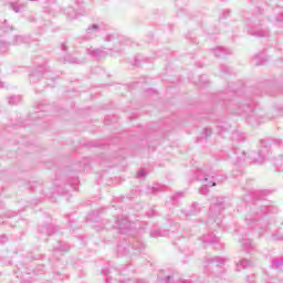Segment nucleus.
Listing matches in <instances>:
<instances>
[{"label": "nucleus", "instance_id": "32", "mask_svg": "<svg viewBox=\"0 0 283 283\" xmlns=\"http://www.w3.org/2000/svg\"><path fill=\"white\" fill-rule=\"evenodd\" d=\"M210 134H211V129L210 128H205L203 129V138H209Z\"/></svg>", "mask_w": 283, "mask_h": 283}, {"label": "nucleus", "instance_id": "2", "mask_svg": "<svg viewBox=\"0 0 283 283\" xmlns=\"http://www.w3.org/2000/svg\"><path fill=\"white\" fill-rule=\"evenodd\" d=\"M197 180H200L203 185L200 189L202 196L209 193V187H216V177L205 174L202 170L197 171Z\"/></svg>", "mask_w": 283, "mask_h": 283}, {"label": "nucleus", "instance_id": "46", "mask_svg": "<svg viewBox=\"0 0 283 283\" xmlns=\"http://www.w3.org/2000/svg\"><path fill=\"white\" fill-rule=\"evenodd\" d=\"M3 87V82H0V88Z\"/></svg>", "mask_w": 283, "mask_h": 283}, {"label": "nucleus", "instance_id": "47", "mask_svg": "<svg viewBox=\"0 0 283 283\" xmlns=\"http://www.w3.org/2000/svg\"><path fill=\"white\" fill-rule=\"evenodd\" d=\"M23 283H30L29 281H24Z\"/></svg>", "mask_w": 283, "mask_h": 283}, {"label": "nucleus", "instance_id": "6", "mask_svg": "<svg viewBox=\"0 0 283 283\" xmlns=\"http://www.w3.org/2000/svg\"><path fill=\"white\" fill-rule=\"evenodd\" d=\"M269 20L271 23H274V25L277 23H283V12L280 9H275L273 14L269 17Z\"/></svg>", "mask_w": 283, "mask_h": 283}, {"label": "nucleus", "instance_id": "10", "mask_svg": "<svg viewBox=\"0 0 283 283\" xmlns=\"http://www.w3.org/2000/svg\"><path fill=\"white\" fill-rule=\"evenodd\" d=\"M88 53L95 59H104V56H107V53L103 49H90Z\"/></svg>", "mask_w": 283, "mask_h": 283}, {"label": "nucleus", "instance_id": "35", "mask_svg": "<svg viewBox=\"0 0 283 283\" xmlns=\"http://www.w3.org/2000/svg\"><path fill=\"white\" fill-rule=\"evenodd\" d=\"M145 176H147V172H145V170H140L139 172H137V178H145Z\"/></svg>", "mask_w": 283, "mask_h": 283}, {"label": "nucleus", "instance_id": "39", "mask_svg": "<svg viewBox=\"0 0 283 283\" xmlns=\"http://www.w3.org/2000/svg\"><path fill=\"white\" fill-rule=\"evenodd\" d=\"M175 283H191V281H185V280L179 279V280L176 281Z\"/></svg>", "mask_w": 283, "mask_h": 283}, {"label": "nucleus", "instance_id": "24", "mask_svg": "<svg viewBox=\"0 0 283 283\" xmlns=\"http://www.w3.org/2000/svg\"><path fill=\"white\" fill-rule=\"evenodd\" d=\"M224 262H227V260L222 256H216L212 259V263H216V264H224Z\"/></svg>", "mask_w": 283, "mask_h": 283}, {"label": "nucleus", "instance_id": "15", "mask_svg": "<svg viewBox=\"0 0 283 283\" xmlns=\"http://www.w3.org/2000/svg\"><path fill=\"white\" fill-rule=\"evenodd\" d=\"M243 112H245V114H249V112H253V107L249 104H242L234 111V114H242Z\"/></svg>", "mask_w": 283, "mask_h": 283}, {"label": "nucleus", "instance_id": "50", "mask_svg": "<svg viewBox=\"0 0 283 283\" xmlns=\"http://www.w3.org/2000/svg\"><path fill=\"white\" fill-rule=\"evenodd\" d=\"M31 1H36V0H31Z\"/></svg>", "mask_w": 283, "mask_h": 283}, {"label": "nucleus", "instance_id": "13", "mask_svg": "<svg viewBox=\"0 0 283 283\" xmlns=\"http://www.w3.org/2000/svg\"><path fill=\"white\" fill-rule=\"evenodd\" d=\"M117 224H118L122 233H125V231H127V229H129V227H132V223H129V219L117 220Z\"/></svg>", "mask_w": 283, "mask_h": 283}, {"label": "nucleus", "instance_id": "7", "mask_svg": "<svg viewBox=\"0 0 283 283\" xmlns=\"http://www.w3.org/2000/svg\"><path fill=\"white\" fill-rule=\"evenodd\" d=\"M98 30H101V27H98V24H92L91 27H88L86 29L85 39H87V40L94 39V36H96V34H98Z\"/></svg>", "mask_w": 283, "mask_h": 283}, {"label": "nucleus", "instance_id": "40", "mask_svg": "<svg viewBox=\"0 0 283 283\" xmlns=\"http://www.w3.org/2000/svg\"><path fill=\"white\" fill-rule=\"evenodd\" d=\"M63 63H76V61L64 60Z\"/></svg>", "mask_w": 283, "mask_h": 283}, {"label": "nucleus", "instance_id": "29", "mask_svg": "<svg viewBox=\"0 0 283 283\" xmlns=\"http://www.w3.org/2000/svg\"><path fill=\"white\" fill-rule=\"evenodd\" d=\"M3 32H10L12 30V27H8V21L4 20L3 25H2Z\"/></svg>", "mask_w": 283, "mask_h": 283}, {"label": "nucleus", "instance_id": "26", "mask_svg": "<svg viewBox=\"0 0 283 283\" xmlns=\"http://www.w3.org/2000/svg\"><path fill=\"white\" fill-rule=\"evenodd\" d=\"M163 235H165V234H163V232H160V230H153L150 232V238H160Z\"/></svg>", "mask_w": 283, "mask_h": 283}, {"label": "nucleus", "instance_id": "49", "mask_svg": "<svg viewBox=\"0 0 283 283\" xmlns=\"http://www.w3.org/2000/svg\"><path fill=\"white\" fill-rule=\"evenodd\" d=\"M118 251H120V247L118 248Z\"/></svg>", "mask_w": 283, "mask_h": 283}, {"label": "nucleus", "instance_id": "4", "mask_svg": "<svg viewBox=\"0 0 283 283\" xmlns=\"http://www.w3.org/2000/svg\"><path fill=\"white\" fill-rule=\"evenodd\" d=\"M224 209V199L223 198H217V201L211 205L210 207V217L209 222L213 220V222H217V224H220V220H218V216L222 213V210Z\"/></svg>", "mask_w": 283, "mask_h": 283}, {"label": "nucleus", "instance_id": "8", "mask_svg": "<svg viewBox=\"0 0 283 283\" xmlns=\"http://www.w3.org/2000/svg\"><path fill=\"white\" fill-rule=\"evenodd\" d=\"M202 242L205 244H218V242H220V238L216 237L213 233L205 234L202 237Z\"/></svg>", "mask_w": 283, "mask_h": 283}, {"label": "nucleus", "instance_id": "31", "mask_svg": "<svg viewBox=\"0 0 283 283\" xmlns=\"http://www.w3.org/2000/svg\"><path fill=\"white\" fill-rule=\"evenodd\" d=\"M174 280V276H167L166 279H159V283H169Z\"/></svg>", "mask_w": 283, "mask_h": 283}, {"label": "nucleus", "instance_id": "21", "mask_svg": "<svg viewBox=\"0 0 283 283\" xmlns=\"http://www.w3.org/2000/svg\"><path fill=\"white\" fill-rule=\"evenodd\" d=\"M19 103H21V97L19 96L9 97V105H19Z\"/></svg>", "mask_w": 283, "mask_h": 283}, {"label": "nucleus", "instance_id": "14", "mask_svg": "<svg viewBox=\"0 0 283 283\" xmlns=\"http://www.w3.org/2000/svg\"><path fill=\"white\" fill-rule=\"evenodd\" d=\"M104 41L106 42H113L114 43V50L115 52H120V48H118V39H116V36H114V34H108L105 36Z\"/></svg>", "mask_w": 283, "mask_h": 283}, {"label": "nucleus", "instance_id": "44", "mask_svg": "<svg viewBox=\"0 0 283 283\" xmlns=\"http://www.w3.org/2000/svg\"><path fill=\"white\" fill-rule=\"evenodd\" d=\"M135 249H139V250H140V249H144V245L142 244L139 248H136V247H135Z\"/></svg>", "mask_w": 283, "mask_h": 283}, {"label": "nucleus", "instance_id": "19", "mask_svg": "<svg viewBox=\"0 0 283 283\" xmlns=\"http://www.w3.org/2000/svg\"><path fill=\"white\" fill-rule=\"evenodd\" d=\"M282 266H283V259H273L272 260V264H271L272 269L280 271V269H282Z\"/></svg>", "mask_w": 283, "mask_h": 283}, {"label": "nucleus", "instance_id": "11", "mask_svg": "<svg viewBox=\"0 0 283 283\" xmlns=\"http://www.w3.org/2000/svg\"><path fill=\"white\" fill-rule=\"evenodd\" d=\"M212 52H214V56H217V59H222V56H227V54H231V50L224 49V48L213 49Z\"/></svg>", "mask_w": 283, "mask_h": 283}, {"label": "nucleus", "instance_id": "18", "mask_svg": "<svg viewBox=\"0 0 283 283\" xmlns=\"http://www.w3.org/2000/svg\"><path fill=\"white\" fill-rule=\"evenodd\" d=\"M232 138L234 140H238L240 143H244V140H247V135L244 133H240V132H234L232 134Z\"/></svg>", "mask_w": 283, "mask_h": 283}, {"label": "nucleus", "instance_id": "17", "mask_svg": "<svg viewBox=\"0 0 283 283\" xmlns=\"http://www.w3.org/2000/svg\"><path fill=\"white\" fill-rule=\"evenodd\" d=\"M21 43H28V38L23 35H15L12 41V45H21Z\"/></svg>", "mask_w": 283, "mask_h": 283}, {"label": "nucleus", "instance_id": "30", "mask_svg": "<svg viewBox=\"0 0 283 283\" xmlns=\"http://www.w3.org/2000/svg\"><path fill=\"white\" fill-rule=\"evenodd\" d=\"M53 230V231H52ZM45 233L48 235H52V233H54V227L52 226H49L48 228H45Z\"/></svg>", "mask_w": 283, "mask_h": 283}, {"label": "nucleus", "instance_id": "23", "mask_svg": "<svg viewBox=\"0 0 283 283\" xmlns=\"http://www.w3.org/2000/svg\"><path fill=\"white\" fill-rule=\"evenodd\" d=\"M39 76H41V71H34V72L30 75V81H31V83H36V78H39Z\"/></svg>", "mask_w": 283, "mask_h": 283}, {"label": "nucleus", "instance_id": "3", "mask_svg": "<svg viewBox=\"0 0 283 283\" xmlns=\"http://www.w3.org/2000/svg\"><path fill=\"white\" fill-rule=\"evenodd\" d=\"M75 7H67L64 12L71 21L74 19H78V17H83L85 14V9L83 8V1L75 0Z\"/></svg>", "mask_w": 283, "mask_h": 283}, {"label": "nucleus", "instance_id": "5", "mask_svg": "<svg viewBox=\"0 0 283 283\" xmlns=\"http://www.w3.org/2000/svg\"><path fill=\"white\" fill-rule=\"evenodd\" d=\"M269 208L263 207L260 209V211L255 212V217L248 214L245 217V222H248L249 227L253 224V222H258V220L262 219L263 216H266V211Z\"/></svg>", "mask_w": 283, "mask_h": 283}, {"label": "nucleus", "instance_id": "16", "mask_svg": "<svg viewBox=\"0 0 283 283\" xmlns=\"http://www.w3.org/2000/svg\"><path fill=\"white\" fill-rule=\"evenodd\" d=\"M251 266V261L247 259H242L239 263H237V270L242 271V269H249Z\"/></svg>", "mask_w": 283, "mask_h": 283}, {"label": "nucleus", "instance_id": "48", "mask_svg": "<svg viewBox=\"0 0 283 283\" xmlns=\"http://www.w3.org/2000/svg\"><path fill=\"white\" fill-rule=\"evenodd\" d=\"M40 231H43V229L40 228Z\"/></svg>", "mask_w": 283, "mask_h": 283}, {"label": "nucleus", "instance_id": "12", "mask_svg": "<svg viewBox=\"0 0 283 283\" xmlns=\"http://www.w3.org/2000/svg\"><path fill=\"white\" fill-rule=\"evenodd\" d=\"M234 163L238 165L239 163H242V160L247 159V153L241 151L240 149L234 150L233 157Z\"/></svg>", "mask_w": 283, "mask_h": 283}, {"label": "nucleus", "instance_id": "1", "mask_svg": "<svg viewBox=\"0 0 283 283\" xmlns=\"http://www.w3.org/2000/svg\"><path fill=\"white\" fill-rule=\"evenodd\" d=\"M248 33L251 34V36H256V39H264V36H269V29L264 28L262 14H258L252 18V24L248 29Z\"/></svg>", "mask_w": 283, "mask_h": 283}, {"label": "nucleus", "instance_id": "34", "mask_svg": "<svg viewBox=\"0 0 283 283\" xmlns=\"http://www.w3.org/2000/svg\"><path fill=\"white\" fill-rule=\"evenodd\" d=\"M8 49V43L6 42H0V50L3 52Z\"/></svg>", "mask_w": 283, "mask_h": 283}, {"label": "nucleus", "instance_id": "27", "mask_svg": "<svg viewBox=\"0 0 283 283\" xmlns=\"http://www.w3.org/2000/svg\"><path fill=\"white\" fill-rule=\"evenodd\" d=\"M198 207H199L198 202L192 203V209H191L190 213L191 214L199 213L200 208H198Z\"/></svg>", "mask_w": 283, "mask_h": 283}, {"label": "nucleus", "instance_id": "37", "mask_svg": "<svg viewBox=\"0 0 283 283\" xmlns=\"http://www.w3.org/2000/svg\"><path fill=\"white\" fill-rule=\"evenodd\" d=\"M261 145L265 148V151H266V147H269V145H271V144H269V142H266V140H262Z\"/></svg>", "mask_w": 283, "mask_h": 283}, {"label": "nucleus", "instance_id": "41", "mask_svg": "<svg viewBox=\"0 0 283 283\" xmlns=\"http://www.w3.org/2000/svg\"><path fill=\"white\" fill-rule=\"evenodd\" d=\"M62 50H63V52H65V50H67V45L62 44Z\"/></svg>", "mask_w": 283, "mask_h": 283}, {"label": "nucleus", "instance_id": "38", "mask_svg": "<svg viewBox=\"0 0 283 283\" xmlns=\"http://www.w3.org/2000/svg\"><path fill=\"white\" fill-rule=\"evenodd\" d=\"M28 20L30 21V23H34L36 21V19L34 18V15H30L28 18Z\"/></svg>", "mask_w": 283, "mask_h": 283}, {"label": "nucleus", "instance_id": "45", "mask_svg": "<svg viewBox=\"0 0 283 283\" xmlns=\"http://www.w3.org/2000/svg\"><path fill=\"white\" fill-rule=\"evenodd\" d=\"M224 72H229V69L227 66H224Z\"/></svg>", "mask_w": 283, "mask_h": 283}, {"label": "nucleus", "instance_id": "43", "mask_svg": "<svg viewBox=\"0 0 283 283\" xmlns=\"http://www.w3.org/2000/svg\"><path fill=\"white\" fill-rule=\"evenodd\" d=\"M274 143H276V145H281L282 140L277 139V140H274Z\"/></svg>", "mask_w": 283, "mask_h": 283}, {"label": "nucleus", "instance_id": "25", "mask_svg": "<svg viewBox=\"0 0 283 283\" xmlns=\"http://www.w3.org/2000/svg\"><path fill=\"white\" fill-rule=\"evenodd\" d=\"M11 8H12L13 12H21L23 10V8H25V7L23 4L15 6L14 3H11Z\"/></svg>", "mask_w": 283, "mask_h": 283}, {"label": "nucleus", "instance_id": "20", "mask_svg": "<svg viewBox=\"0 0 283 283\" xmlns=\"http://www.w3.org/2000/svg\"><path fill=\"white\" fill-rule=\"evenodd\" d=\"M266 61V59L262 55H256L253 57L252 63H254V65H264V62Z\"/></svg>", "mask_w": 283, "mask_h": 283}, {"label": "nucleus", "instance_id": "36", "mask_svg": "<svg viewBox=\"0 0 283 283\" xmlns=\"http://www.w3.org/2000/svg\"><path fill=\"white\" fill-rule=\"evenodd\" d=\"M161 187H153V193H158V191H161Z\"/></svg>", "mask_w": 283, "mask_h": 283}, {"label": "nucleus", "instance_id": "9", "mask_svg": "<svg viewBox=\"0 0 283 283\" xmlns=\"http://www.w3.org/2000/svg\"><path fill=\"white\" fill-rule=\"evenodd\" d=\"M260 157H255V151L249 153V158L254 160L258 165H262V161L266 158V155H264V150L259 151Z\"/></svg>", "mask_w": 283, "mask_h": 283}, {"label": "nucleus", "instance_id": "42", "mask_svg": "<svg viewBox=\"0 0 283 283\" xmlns=\"http://www.w3.org/2000/svg\"><path fill=\"white\" fill-rule=\"evenodd\" d=\"M180 196H182V192H178L175 195V198H180Z\"/></svg>", "mask_w": 283, "mask_h": 283}, {"label": "nucleus", "instance_id": "33", "mask_svg": "<svg viewBox=\"0 0 283 283\" xmlns=\"http://www.w3.org/2000/svg\"><path fill=\"white\" fill-rule=\"evenodd\" d=\"M218 127H219V129H221V132H227L229 125H228L227 123H223V124H221V125L218 126Z\"/></svg>", "mask_w": 283, "mask_h": 283}, {"label": "nucleus", "instance_id": "22", "mask_svg": "<svg viewBox=\"0 0 283 283\" xmlns=\"http://www.w3.org/2000/svg\"><path fill=\"white\" fill-rule=\"evenodd\" d=\"M247 120L252 126L260 125V122L255 119V115H249Z\"/></svg>", "mask_w": 283, "mask_h": 283}, {"label": "nucleus", "instance_id": "28", "mask_svg": "<svg viewBox=\"0 0 283 283\" xmlns=\"http://www.w3.org/2000/svg\"><path fill=\"white\" fill-rule=\"evenodd\" d=\"M241 244H243L244 249H249L251 247V239H243Z\"/></svg>", "mask_w": 283, "mask_h": 283}]
</instances>
